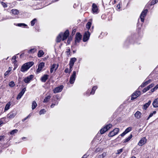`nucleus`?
Masks as SVG:
<instances>
[{"label":"nucleus","mask_w":158,"mask_h":158,"mask_svg":"<svg viewBox=\"0 0 158 158\" xmlns=\"http://www.w3.org/2000/svg\"><path fill=\"white\" fill-rule=\"evenodd\" d=\"M77 59L75 57L71 58L69 62V65L73 66L74 63L76 61Z\"/></svg>","instance_id":"19"},{"label":"nucleus","mask_w":158,"mask_h":158,"mask_svg":"<svg viewBox=\"0 0 158 158\" xmlns=\"http://www.w3.org/2000/svg\"><path fill=\"white\" fill-rule=\"evenodd\" d=\"M112 125L111 124H109L106 125L105 127L102 128L100 130V133L101 134H104L106 131L110 129L112 127Z\"/></svg>","instance_id":"3"},{"label":"nucleus","mask_w":158,"mask_h":158,"mask_svg":"<svg viewBox=\"0 0 158 158\" xmlns=\"http://www.w3.org/2000/svg\"><path fill=\"white\" fill-rule=\"evenodd\" d=\"M11 13L14 15H18L19 13V11L17 9H13L11 10Z\"/></svg>","instance_id":"23"},{"label":"nucleus","mask_w":158,"mask_h":158,"mask_svg":"<svg viewBox=\"0 0 158 158\" xmlns=\"http://www.w3.org/2000/svg\"><path fill=\"white\" fill-rule=\"evenodd\" d=\"M131 130V127H129L127 128L124 131L127 134L129 131H130Z\"/></svg>","instance_id":"38"},{"label":"nucleus","mask_w":158,"mask_h":158,"mask_svg":"<svg viewBox=\"0 0 158 158\" xmlns=\"http://www.w3.org/2000/svg\"><path fill=\"white\" fill-rule=\"evenodd\" d=\"M1 4L4 8L7 7V5L4 2H1Z\"/></svg>","instance_id":"42"},{"label":"nucleus","mask_w":158,"mask_h":158,"mask_svg":"<svg viewBox=\"0 0 158 158\" xmlns=\"http://www.w3.org/2000/svg\"><path fill=\"white\" fill-rule=\"evenodd\" d=\"M107 154L106 152H104L101 155H98V158H104L106 156Z\"/></svg>","instance_id":"26"},{"label":"nucleus","mask_w":158,"mask_h":158,"mask_svg":"<svg viewBox=\"0 0 158 158\" xmlns=\"http://www.w3.org/2000/svg\"><path fill=\"white\" fill-rule=\"evenodd\" d=\"M44 54V52L42 50H40L38 52V56L39 57H40L42 56Z\"/></svg>","instance_id":"28"},{"label":"nucleus","mask_w":158,"mask_h":158,"mask_svg":"<svg viewBox=\"0 0 158 158\" xmlns=\"http://www.w3.org/2000/svg\"><path fill=\"white\" fill-rule=\"evenodd\" d=\"M126 134V133L125 132V131H124L120 135L121 136L123 137Z\"/></svg>","instance_id":"54"},{"label":"nucleus","mask_w":158,"mask_h":158,"mask_svg":"<svg viewBox=\"0 0 158 158\" xmlns=\"http://www.w3.org/2000/svg\"><path fill=\"white\" fill-rule=\"evenodd\" d=\"M10 102H8L6 105L4 109V111H6L8 110L10 108Z\"/></svg>","instance_id":"27"},{"label":"nucleus","mask_w":158,"mask_h":158,"mask_svg":"<svg viewBox=\"0 0 158 158\" xmlns=\"http://www.w3.org/2000/svg\"><path fill=\"white\" fill-rule=\"evenodd\" d=\"M87 157V156L84 155L81 158H86Z\"/></svg>","instance_id":"63"},{"label":"nucleus","mask_w":158,"mask_h":158,"mask_svg":"<svg viewBox=\"0 0 158 158\" xmlns=\"http://www.w3.org/2000/svg\"><path fill=\"white\" fill-rule=\"evenodd\" d=\"M56 105V104L54 103H52L50 106V107L52 108L54 107V106Z\"/></svg>","instance_id":"56"},{"label":"nucleus","mask_w":158,"mask_h":158,"mask_svg":"<svg viewBox=\"0 0 158 158\" xmlns=\"http://www.w3.org/2000/svg\"><path fill=\"white\" fill-rule=\"evenodd\" d=\"M90 35V33L88 31L85 32L83 39V41L86 42L89 39Z\"/></svg>","instance_id":"7"},{"label":"nucleus","mask_w":158,"mask_h":158,"mask_svg":"<svg viewBox=\"0 0 158 158\" xmlns=\"http://www.w3.org/2000/svg\"><path fill=\"white\" fill-rule=\"evenodd\" d=\"M28 117H29V116H28L24 118L23 119H22V121H24L25 120L27 119V118H28Z\"/></svg>","instance_id":"59"},{"label":"nucleus","mask_w":158,"mask_h":158,"mask_svg":"<svg viewBox=\"0 0 158 158\" xmlns=\"http://www.w3.org/2000/svg\"><path fill=\"white\" fill-rule=\"evenodd\" d=\"M45 64L44 62L40 63L38 66V68L36 70V72L39 73L42 70V69L44 67Z\"/></svg>","instance_id":"11"},{"label":"nucleus","mask_w":158,"mask_h":158,"mask_svg":"<svg viewBox=\"0 0 158 158\" xmlns=\"http://www.w3.org/2000/svg\"><path fill=\"white\" fill-rule=\"evenodd\" d=\"M46 110L44 109L41 110L40 111V114L41 115L42 114H43L45 113L46 112Z\"/></svg>","instance_id":"41"},{"label":"nucleus","mask_w":158,"mask_h":158,"mask_svg":"<svg viewBox=\"0 0 158 158\" xmlns=\"http://www.w3.org/2000/svg\"><path fill=\"white\" fill-rule=\"evenodd\" d=\"M119 131V129L118 128H114L113 131H110L109 134L108 136L110 137H112L118 134Z\"/></svg>","instance_id":"2"},{"label":"nucleus","mask_w":158,"mask_h":158,"mask_svg":"<svg viewBox=\"0 0 158 158\" xmlns=\"http://www.w3.org/2000/svg\"><path fill=\"white\" fill-rule=\"evenodd\" d=\"M152 105L154 107H158V98L155 99L153 101Z\"/></svg>","instance_id":"20"},{"label":"nucleus","mask_w":158,"mask_h":158,"mask_svg":"<svg viewBox=\"0 0 158 158\" xmlns=\"http://www.w3.org/2000/svg\"><path fill=\"white\" fill-rule=\"evenodd\" d=\"M15 84L13 81H11L9 84V85L11 87H13L15 85Z\"/></svg>","instance_id":"39"},{"label":"nucleus","mask_w":158,"mask_h":158,"mask_svg":"<svg viewBox=\"0 0 158 158\" xmlns=\"http://www.w3.org/2000/svg\"><path fill=\"white\" fill-rule=\"evenodd\" d=\"M62 33H60L59 35L56 38V42H59L61 40V38L62 36Z\"/></svg>","instance_id":"22"},{"label":"nucleus","mask_w":158,"mask_h":158,"mask_svg":"<svg viewBox=\"0 0 158 158\" xmlns=\"http://www.w3.org/2000/svg\"><path fill=\"white\" fill-rule=\"evenodd\" d=\"M156 113V111H153V113H151L149 115V117L151 118L153 116V114H155Z\"/></svg>","instance_id":"45"},{"label":"nucleus","mask_w":158,"mask_h":158,"mask_svg":"<svg viewBox=\"0 0 158 158\" xmlns=\"http://www.w3.org/2000/svg\"><path fill=\"white\" fill-rule=\"evenodd\" d=\"M33 77V75H30L27 77L25 78L24 79V81L26 83H29Z\"/></svg>","instance_id":"13"},{"label":"nucleus","mask_w":158,"mask_h":158,"mask_svg":"<svg viewBox=\"0 0 158 158\" xmlns=\"http://www.w3.org/2000/svg\"><path fill=\"white\" fill-rule=\"evenodd\" d=\"M63 88V85H60L59 87L55 88L53 90L54 93H56L60 92L62 90Z\"/></svg>","instance_id":"12"},{"label":"nucleus","mask_w":158,"mask_h":158,"mask_svg":"<svg viewBox=\"0 0 158 158\" xmlns=\"http://www.w3.org/2000/svg\"><path fill=\"white\" fill-rule=\"evenodd\" d=\"M73 66L69 65V73H70L72 71V69L73 67Z\"/></svg>","instance_id":"49"},{"label":"nucleus","mask_w":158,"mask_h":158,"mask_svg":"<svg viewBox=\"0 0 158 158\" xmlns=\"http://www.w3.org/2000/svg\"><path fill=\"white\" fill-rule=\"evenodd\" d=\"M92 10L94 13H96L98 11V8L97 5L94 3L92 5Z\"/></svg>","instance_id":"18"},{"label":"nucleus","mask_w":158,"mask_h":158,"mask_svg":"<svg viewBox=\"0 0 158 158\" xmlns=\"http://www.w3.org/2000/svg\"><path fill=\"white\" fill-rule=\"evenodd\" d=\"M16 55L14 56L12 58V59L14 60H16Z\"/></svg>","instance_id":"58"},{"label":"nucleus","mask_w":158,"mask_h":158,"mask_svg":"<svg viewBox=\"0 0 158 158\" xmlns=\"http://www.w3.org/2000/svg\"><path fill=\"white\" fill-rule=\"evenodd\" d=\"M11 70V68L10 67H9L8 69V70L4 74V75L5 76H8L9 73Z\"/></svg>","instance_id":"31"},{"label":"nucleus","mask_w":158,"mask_h":158,"mask_svg":"<svg viewBox=\"0 0 158 158\" xmlns=\"http://www.w3.org/2000/svg\"><path fill=\"white\" fill-rule=\"evenodd\" d=\"M91 23L90 22H88L86 25V27L88 29H89L91 26Z\"/></svg>","instance_id":"37"},{"label":"nucleus","mask_w":158,"mask_h":158,"mask_svg":"<svg viewBox=\"0 0 158 158\" xmlns=\"http://www.w3.org/2000/svg\"><path fill=\"white\" fill-rule=\"evenodd\" d=\"M69 69L68 68H67L65 70L64 72L66 73H68L69 72Z\"/></svg>","instance_id":"55"},{"label":"nucleus","mask_w":158,"mask_h":158,"mask_svg":"<svg viewBox=\"0 0 158 158\" xmlns=\"http://www.w3.org/2000/svg\"><path fill=\"white\" fill-rule=\"evenodd\" d=\"M151 103V101L149 100L148 102L145 103L143 106V108L146 109L150 105Z\"/></svg>","instance_id":"24"},{"label":"nucleus","mask_w":158,"mask_h":158,"mask_svg":"<svg viewBox=\"0 0 158 158\" xmlns=\"http://www.w3.org/2000/svg\"><path fill=\"white\" fill-rule=\"evenodd\" d=\"M97 88V87L96 86H94L92 89L91 91L90 92V94H94L95 91Z\"/></svg>","instance_id":"29"},{"label":"nucleus","mask_w":158,"mask_h":158,"mask_svg":"<svg viewBox=\"0 0 158 158\" xmlns=\"http://www.w3.org/2000/svg\"><path fill=\"white\" fill-rule=\"evenodd\" d=\"M151 81H152V80L151 79H150L147 81H145V84H147V85Z\"/></svg>","instance_id":"48"},{"label":"nucleus","mask_w":158,"mask_h":158,"mask_svg":"<svg viewBox=\"0 0 158 158\" xmlns=\"http://www.w3.org/2000/svg\"><path fill=\"white\" fill-rule=\"evenodd\" d=\"M146 85H147V84H146L144 82L141 84V85H140V86L141 87H144Z\"/></svg>","instance_id":"52"},{"label":"nucleus","mask_w":158,"mask_h":158,"mask_svg":"<svg viewBox=\"0 0 158 158\" xmlns=\"http://www.w3.org/2000/svg\"><path fill=\"white\" fill-rule=\"evenodd\" d=\"M71 40V39H69L67 41V43H68V44H70Z\"/></svg>","instance_id":"61"},{"label":"nucleus","mask_w":158,"mask_h":158,"mask_svg":"<svg viewBox=\"0 0 158 158\" xmlns=\"http://www.w3.org/2000/svg\"><path fill=\"white\" fill-rule=\"evenodd\" d=\"M158 1H156V0H152V1L149 3V4L152 6L156 3Z\"/></svg>","instance_id":"32"},{"label":"nucleus","mask_w":158,"mask_h":158,"mask_svg":"<svg viewBox=\"0 0 158 158\" xmlns=\"http://www.w3.org/2000/svg\"><path fill=\"white\" fill-rule=\"evenodd\" d=\"M156 90V89H155V87H154L153 88L151 89V91L152 92H153Z\"/></svg>","instance_id":"60"},{"label":"nucleus","mask_w":158,"mask_h":158,"mask_svg":"<svg viewBox=\"0 0 158 158\" xmlns=\"http://www.w3.org/2000/svg\"><path fill=\"white\" fill-rule=\"evenodd\" d=\"M69 31L67 30H66L64 34H63L62 36H63L62 38V40L64 41L65 40H66L67 37L69 36Z\"/></svg>","instance_id":"16"},{"label":"nucleus","mask_w":158,"mask_h":158,"mask_svg":"<svg viewBox=\"0 0 158 158\" xmlns=\"http://www.w3.org/2000/svg\"><path fill=\"white\" fill-rule=\"evenodd\" d=\"M51 98V96L50 95H48L47 97H46L44 99V100L43 101V102H47L49 101V100Z\"/></svg>","instance_id":"25"},{"label":"nucleus","mask_w":158,"mask_h":158,"mask_svg":"<svg viewBox=\"0 0 158 158\" xmlns=\"http://www.w3.org/2000/svg\"><path fill=\"white\" fill-rule=\"evenodd\" d=\"M4 138V136H0V141L2 139H3Z\"/></svg>","instance_id":"57"},{"label":"nucleus","mask_w":158,"mask_h":158,"mask_svg":"<svg viewBox=\"0 0 158 158\" xmlns=\"http://www.w3.org/2000/svg\"><path fill=\"white\" fill-rule=\"evenodd\" d=\"M146 85H147V84H146L144 82L141 84V85H140V86L141 87H144Z\"/></svg>","instance_id":"50"},{"label":"nucleus","mask_w":158,"mask_h":158,"mask_svg":"<svg viewBox=\"0 0 158 158\" xmlns=\"http://www.w3.org/2000/svg\"><path fill=\"white\" fill-rule=\"evenodd\" d=\"M147 12L148 10L147 9H145L142 11L140 15V18L141 19V20L143 22H144V18L146 16Z\"/></svg>","instance_id":"6"},{"label":"nucleus","mask_w":158,"mask_h":158,"mask_svg":"<svg viewBox=\"0 0 158 158\" xmlns=\"http://www.w3.org/2000/svg\"><path fill=\"white\" fill-rule=\"evenodd\" d=\"M67 51L66 52V53L67 56H69L71 52V51L70 49H67Z\"/></svg>","instance_id":"43"},{"label":"nucleus","mask_w":158,"mask_h":158,"mask_svg":"<svg viewBox=\"0 0 158 158\" xmlns=\"http://www.w3.org/2000/svg\"><path fill=\"white\" fill-rule=\"evenodd\" d=\"M37 104L35 102V101H34L33 102L32 104V110H34L35 109L36 106H37Z\"/></svg>","instance_id":"30"},{"label":"nucleus","mask_w":158,"mask_h":158,"mask_svg":"<svg viewBox=\"0 0 158 158\" xmlns=\"http://www.w3.org/2000/svg\"><path fill=\"white\" fill-rule=\"evenodd\" d=\"M146 139L145 137L141 139L138 143V145L142 146L146 142Z\"/></svg>","instance_id":"15"},{"label":"nucleus","mask_w":158,"mask_h":158,"mask_svg":"<svg viewBox=\"0 0 158 158\" xmlns=\"http://www.w3.org/2000/svg\"><path fill=\"white\" fill-rule=\"evenodd\" d=\"M76 29H74L73 30V31H72V35H74V34H75V32H76Z\"/></svg>","instance_id":"53"},{"label":"nucleus","mask_w":158,"mask_h":158,"mask_svg":"<svg viewBox=\"0 0 158 158\" xmlns=\"http://www.w3.org/2000/svg\"><path fill=\"white\" fill-rule=\"evenodd\" d=\"M58 66L59 65L58 64H54L52 65L50 68L51 73H53L54 70L56 71L58 69Z\"/></svg>","instance_id":"10"},{"label":"nucleus","mask_w":158,"mask_h":158,"mask_svg":"<svg viewBox=\"0 0 158 158\" xmlns=\"http://www.w3.org/2000/svg\"><path fill=\"white\" fill-rule=\"evenodd\" d=\"M49 76L47 74H45L42 76L40 80L41 81L43 82H46V80L48 79Z\"/></svg>","instance_id":"17"},{"label":"nucleus","mask_w":158,"mask_h":158,"mask_svg":"<svg viewBox=\"0 0 158 158\" xmlns=\"http://www.w3.org/2000/svg\"><path fill=\"white\" fill-rule=\"evenodd\" d=\"M37 21L36 19H34L32 21H31V26H33L34 25L35 22Z\"/></svg>","instance_id":"34"},{"label":"nucleus","mask_w":158,"mask_h":158,"mask_svg":"<svg viewBox=\"0 0 158 158\" xmlns=\"http://www.w3.org/2000/svg\"><path fill=\"white\" fill-rule=\"evenodd\" d=\"M34 64L32 61L29 62L24 64L22 66L21 71L23 72L27 71Z\"/></svg>","instance_id":"1"},{"label":"nucleus","mask_w":158,"mask_h":158,"mask_svg":"<svg viewBox=\"0 0 158 158\" xmlns=\"http://www.w3.org/2000/svg\"><path fill=\"white\" fill-rule=\"evenodd\" d=\"M154 85V84H152L151 85H149L148 87L149 88V89L153 87Z\"/></svg>","instance_id":"46"},{"label":"nucleus","mask_w":158,"mask_h":158,"mask_svg":"<svg viewBox=\"0 0 158 158\" xmlns=\"http://www.w3.org/2000/svg\"><path fill=\"white\" fill-rule=\"evenodd\" d=\"M17 113L15 111H12L7 114L8 118L10 119L14 118L16 115Z\"/></svg>","instance_id":"9"},{"label":"nucleus","mask_w":158,"mask_h":158,"mask_svg":"<svg viewBox=\"0 0 158 158\" xmlns=\"http://www.w3.org/2000/svg\"><path fill=\"white\" fill-rule=\"evenodd\" d=\"M76 77V72L73 71V74L70 78L69 82L70 84H73L75 81Z\"/></svg>","instance_id":"5"},{"label":"nucleus","mask_w":158,"mask_h":158,"mask_svg":"<svg viewBox=\"0 0 158 158\" xmlns=\"http://www.w3.org/2000/svg\"><path fill=\"white\" fill-rule=\"evenodd\" d=\"M132 135H130V136L128 137L124 141V142L126 143V142L128 141L131 139V138L132 137Z\"/></svg>","instance_id":"35"},{"label":"nucleus","mask_w":158,"mask_h":158,"mask_svg":"<svg viewBox=\"0 0 158 158\" xmlns=\"http://www.w3.org/2000/svg\"><path fill=\"white\" fill-rule=\"evenodd\" d=\"M87 157V156L84 155L81 158H86Z\"/></svg>","instance_id":"64"},{"label":"nucleus","mask_w":158,"mask_h":158,"mask_svg":"<svg viewBox=\"0 0 158 158\" xmlns=\"http://www.w3.org/2000/svg\"><path fill=\"white\" fill-rule=\"evenodd\" d=\"M36 50V49L35 48H32L29 51V53H34L35 52Z\"/></svg>","instance_id":"40"},{"label":"nucleus","mask_w":158,"mask_h":158,"mask_svg":"<svg viewBox=\"0 0 158 158\" xmlns=\"http://www.w3.org/2000/svg\"><path fill=\"white\" fill-rule=\"evenodd\" d=\"M123 151V149H120L119 150H117V154H120Z\"/></svg>","instance_id":"47"},{"label":"nucleus","mask_w":158,"mask_h":158,"mask_svg":"<svg viewBox=\"0 0 158 158\" xmlns=\"http://www.w3.org/2000/svg\"><path fill=\"white\" fill-rule=\"evenodd\" d=\"M142 115V113L139 111H137L135 114V117L138 119L140 118L141 116Z\"/></svg>","instance_id":"21"},{"label":"nucleus","mask_w":158,"mask_h":158,"mask_svg":"<svg viewBox=\"0 0 158 158\" xmlns=\"http://www.w3.org/2000/svg\"><path fill=\"white\" fill-rule=\"evenodd\" d=\"M146 85H147V84H146L144 82L141 84V85H140V86L141 87H144Z\"/></svg>","instance_id":"51"},{"label":"nucleus","mask_w":158,"mask_h":158,"mask_svg":"<svg viewBox=\"0 0 158 158\" xmlns=\"http://www.w3.org/2000/svg\"><path fill=\"white\" fill-rule=\"evenodd\" d=\"M141 94V92L140 91H137L133 93L132 95H131V100H133L135 98H136L137 97H138Z\"/></svg>","instance_id":"8"},{"label":"nucleus","mask_w":158,"mask_h":158,"mask_svg":"<svg viewBox=\"0 0 158 158\" xmlns=\"http://www.w3.org/2000/svg\"><path fill=\"white\" fill-rule=\"evenodd\" d=\"M26 90V89L25 88H23L22 90L19 93V94L18 95L16 99L17 100H19L20 99L23 94H24L25 91Z\"/></svg>","instance_id":"14"},{"label":"nucleus","mask_w":158,"mask_h":158,"mask_svg":"<svg viewBox=\"0 0 158 158\" xmlns=\"http://www.w3.org/2000/svg\"><path fill=\"white\" fill-rule=\"evenodd\" d=\"M16 26L19 27H26L27 26V25L25 23H18Z\"/></svg>","instance_id":"36"},{"label":"nucleus","mask_w":158,"mask_h":158,"mask_svg":"<svg viewBox=\"0 0 158 158\" xmlns=\"http://www.w3.org/2000/svg\"><path fill=\"white\" fill-rule=\"evenodd\" d=\"M155 89H157L158 88V84L156 85L155 87Z\"/></svg>","instance_id":"62"},{"label":"nucleus","mask_w":158,"mask_h":158,"mask_svg":"<svg viewBox=\"0 0 158 158\" xmlns=\"http://www.w3.org/2000/svg\"><path fill=\"white\" fill-rule=\"evenodd\" d=\"M18 131V130L17 129L14 130L10 132V134L11 135H13L17 133Z\"/></svg>","instance_id":"33"},{"label":"nucleus","mask_w":158,"mask_h":158,"mask_svg":"<svg viewBox=\"0 0 158 158\" xmlns=\"http://www.w3.org/2000/svg\"><path fill=\"white\" fill-rule=\"evenodd\" d=\"M149 89V88H148V87L147 86V87L144 88L143 90V93H145V92H146Z\"/></svg>","instance_id":"44"},{"label":"nucleus","mask_w":158,"mask_h":158,"mask_svg":"<svg viewBox=\"0 0 158 158\" xmlns=\"http://www.w3.org/2000/svg\"><path fill=\"white\" fill-rule=\"evenodd\" d=\"M82 38V35L80 33H77L76 35L75 43L76 44L77 43H79L81 40Z\"/></svg>","instance_id":"4"}]
</instances>
